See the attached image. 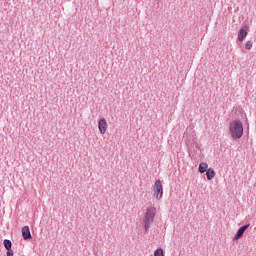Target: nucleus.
Returning a JSON list of instances; mask_svg holds the SVG:
<instances>
[{
  "instance_id": "nucleus-1",
  "label": "nucleus",
  "mask_w": 256,
  "mask_h": 256,
  "mask_svg": "<svg viewBox=\"0 0 256 256\" xmlns=\"http://www.w3.org/2000/svg\"><path fill=\"white\" fill-rule=\"evenodd\" d=\"M243 131V122H241V120L235 119L229 123L228 135L231 137V139H234V141H237V139H241V137H243Z\"/></svg>"
},
{
  "instance_id": "nucleus-2",
  "label": "nucleus",
  "mask_w": 256,
  "mask_h": 256,
  "mask_svg": "<svg viewBox=\"0 0 256 256\" xmlns=\"http://www.w3.org/2000/svg\"><path fill=\"white\" fill-rule=\"evenodd\" d=\"M157 214V208L150 206L146 209L145 215L142 220V224L144 226V230L147 233L149 231V228L155 221V215Z\"/></svg>"
},
{
  "instance_id": "nucleus-3",
  "label": "nucleus",
  "mask_w": 256,
  "mask_h": 256,
  "mask_svg": "<svg viewBox=\"0 0 256 256\" xmlns=\"http://www.w3.org/2000/svg\"><path fill=\"white\" fill-rule=\"evenodd\" d=\"M153 197L157 199V201L163 199V183H161V180H156L153 185Z\"/></svg>"
},
{
  "instance_id": "nucleus-4",
  "label": "nucleus",
  "mask_w": 256,
  "mask_h": 256,
  "mask_svg": "<svg viewBox=\"0 0 256 256\" xmlns=\"http://www.w3.org/2000/svg\"><path fill=\"white\" fill-rule=\"evenodd\" d=\"M186 145L189 151H199L201 149V143L199 142V138H197V134L192 135V140H188Z\"/></svg>"
},
{
  "instance_id": "nucleus-5",
  "label": "nucleus",
  "mask_w": 256,
  "mask_h": 256,
  "mask_svg": "<svg viewBox=\"0 0 256 256\" xmlns=\"http://www.w3.org/2000/svg\"><path fill=\"white\" fill-rule=\"evenodd\" d=\"M109 125L107 124V119L105 118H100L98 120V129L101 133V135H105L107 133Z\"/></svg>"
},
{
  "instance_id": "nucleus-6",
  "label": "nucleus",
  "mask_w": 256,
  "mask_h": 256,
  "mask_svg": "<svg viewBox=\"0 0 256 256\" xmlns=\"http://www.w3.org/2000/svg\"><path fill=\"white\" fill-rule=\"evenodd\" d=\"M248 33H249V28L247 26H243L238 32V41L240 43H243V41H245V38L247 37Z\"/></svg>"
},
{
  "instance_id": "nucleus-7",
  "label": "nucleus",
  "mask_w": 256,
  "mask_h": 256,
  "mask_svg": "<svg viewBox=\"0 0 256 256\" xmlns=\"http://www.w3.org/2000/svg\"><path fill=\"white\" fill-rule=\"evenodd\" d=\"M250 224H246L242 227H240L237 231V233L235 234L233 240L234 241H239V239H241V237H243V235L245 234V231L249 229Z\"/></svg>"
},
{
  "instance_id": "nucleus-8",
  "label": "nucleus",
  "mask_w": 256,
  "mask_h": 256,
  "mask_svg": "<svg viewBox=\"0 0 256 256\" xmlns=\"http://www.w3.org/2000/svg\"><path fill=\"white\" fill-rule=\"evenodd\" d=\"M22 237L27 241V239H31V230L29 229V226H24L22 228Z\"/></svg>"
},
{
  "instance_id": "nucleus-9",
  "label": "nucleus",
  "mask_w": 256,
  "mask_h": 256,
  "mask_svg": "<svg viewBox=\"0 0 256 256\" xmlns=\"http://www.w3.org/2000/svg\"><path fill=\"white\" fill-rule=\"evenodd\" d=\"M206 177H207L208 181H211L212 179H214L215 170H213L212 168H209L208 170H206Z\"/></svg>"
},
{
  "instance_id": "nucleus-10",
  "label": "nucleus",
  "mask_w": 256,
  "mask_h": 256,
  "mask_svg": "<svg viewBox=\"0 0 256 256\" xmlns=\"http://www.w3.org/2000/svg\"><path fill=\"white\" fill-rule=\"evenodd\" d=\"M208 167H209V165H207V163L202 162V163H200L198 170L200 173H205L208 171V169H207Z\"/></svg>"
},
{
  "instance_id": "nucleus-11",
  "label": "nucleus",
  "mask_w": 256,
  "mask_h": 256,
  "mask_svg": "<svg viewBox=\"0 0 256 256\" xmlns=\"http://www.w3.org/2000/svg\"><path fill=\"white\" fill-rule=\"evenodd\" d=\"M4 247L6 250L11 249V247H13L11 240H4Z\"/></svg>"
},
{
  "instance_id": "nucleus-12",
  "label": "nucleus",
  "mask_w": 256,
  "mask_h": 256,
  "mask_svg": "<svg viewBox=\"0 0 256 256\" xmlns=\"http://www.w3.org/2000/svg\"><path fill=\"white\" fill-rule=\"evenodd\" d=\"M245 49H247V51H251V49H253V42L247 41L245 43Z\"/></svg>"
},
{
  "instance_id": "nucleus-13",
  "label": "nucleus",
  "mask_w": 256,
  "mask_h": 256,
  "mask_svg": "<svg viewBox=\"0 0 256 256\" xmlns=\"http://www.w3.org/2000/svg\"><path fill=\"white\" fill-rule=\"evenodd\" d=\"M154 256H165V253L163 252V249L158 248V249L154 252Z\"/></svg>"
},
{
  "instance_id": "nucleus-14",
  "label": "nucleus",
  "mask_w": 256,
  "mask_h": 256,
  "mask_svg": "<svg viewBox=\"0 0 256 256\" xmlns=\"http://www.w3.org/2000/svg\"><path fill=\"white\" fill-rule=\"evenodd\" d=\"M7 256H13V249H8L7 250V253H6Z\"/></svg>"
}]
</instances>
